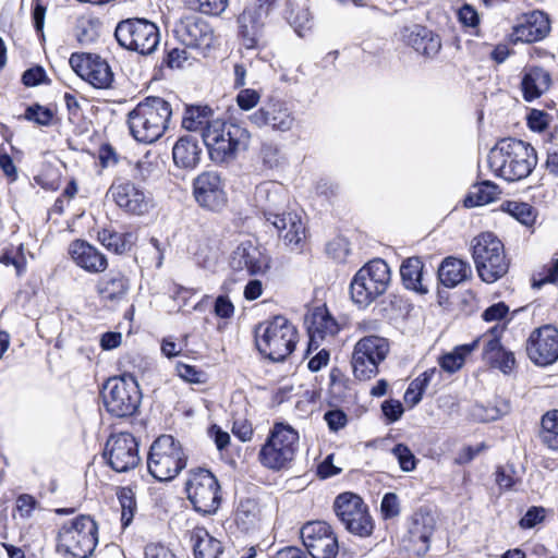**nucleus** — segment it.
I'll return each instance as SVG.
<instances>
[{
	"instance_id": "obj_50",
	"label": "nucleus",
	"mask_w": 558,
	"mask_h": 558,
	"mask_svg": "<svg viewBox=\"0 0 558 558\" xmlns=\"http://www.w3.org/2000/svg\"><path fill=\"white\" fill-rule=\"evenodd\" d=\"M398 460L399 466L404 472H411L416 466V459L410 448L403 444H398L391 450Z\"/></svg>"
},
{
	"instance_id": "obj_10",
	"label": "nucleus",
	"mask_w": 558,
	"mask_h": 558,
	"mask_svg": "<svg viewBox=\"0 0 558 558\" xmlns=\"http://www.w3.org/2000/svg\"><path fill=\"white\" fill-rule=\"evenodd\" d=\"M142 395L135 378L124 374L109 378L104 385L102 400L108 413L116 417L133 415L140 404Z\"/></svg>"
},
{
	"instance_id": "obj_28",
	"label": "nucleus",
	"mask_w": 558,
	"mask_h": 558,
	"mask_svg": "<svg viewBox=\"0 0 558 558\" xmlns=\"http://www.w3.org/2000/svg\"><path fill=\"white\" fill-rule=\"evenodd\" d=\"M549 29L547 15L542 11H533L524 15L523 22L514 26L512 37L514 41L535 43L546 37Z\"/></svg>"
},
{
	"instance_id": "obj_24",
	"label": "nucleus",
	"mask_w": 558,
	"mask_h": 558,
	"mask_svg": "<svg viewBox=\"0 0 558 558\" xmlns=\"http://www.w3.org/2000/svg\"><path fill=\"white\" fill-rule=\"evenodd\" d=\"M174 33L177 38L189 48L207 49L214 40L211 27L202 19L186 17L180 21Z\"/></svg>"
},
{
	"instance_id": "obj_58",
	"label": "nucleus",
	"mask_w": 558,
	"mask_h": 558,
	"mask_svg": "<svg viewBox=\"0 0 558 558\" xmlns=\"http://www.w3.org/2000/svg\"><path fill=\"white\" fill-rule=\"evenodd\" d=\"M259 99V93L252 88L242 89L236 96V102L243 110H251L258 104Z\"/></svg>"
},
{
	"instance_id": "obj_46",
	"label": "nucleus",
	"mask_w": 558,
	"mask_h": 558,
	"mask_svg": "<svg viewBox=\"0 0 558 558\" xmlns=\"http://www.w3.org/2000/svg\"><path fill=\"white\" fill-rule=\"evenodd\" d=\"M185 3L204 14L219 15L226 10L228 0H185Z\"/></svg>"
},
{
	"instance_id": "obj_30",
	"label": "nucleus",
	"mask_w": 558,
	"mask_h": 558,
	"mask_svg": "<svg viewBox=\"0 0 558 558\" xmlns=\"http://www.w3.org/2000/svg\"><path fill=\"white\" fill-rule=\"evenodd\" d=\"M497 328L494 327L489 330V335H485L483 359L493 367L500 369L504 374H509L515 364V359L512 352L506 351L499 338L495 335Z\"/></svg>"
},
{
	"instance_id": "obj_53",
	"label": "nucleus",
	"mask_w": 558,
	"mask_h": 558,
	"mask_svg": "<svg viewBox=\"0 0 558 558\" xmlns=\"http://www.w3.org/2000/svg\"><path fill=\"white\" fill-rule=\"evenodd\" d=\"M37 506V500L28 494L20 495L15 501V510L17 511L20 518L25 520L32 518Z\"/></svg>"
},
{
	"instance_id": "obj_56",
	"label": "nucleus",
	"mask_w": 558,
	"mask_h": 558,
	"mask_svg": "<svg viewBox=\"0 0 558 558\" xmlns=\"http://www.w3.org/2000/svg\"><path fill=\"white\" fill-rule=\"evenodd\" d=\"M545 519V509L542 507H532L519 521L521 529H532Z\"/></svg>"
},
{
	"instance_id": "obj_15",
	"label": "nucleus",
	"mask_w": 558,
	"mask_h": 558,
	"mask_svg": "<svg viewBox=\"0 0 558 558\" xmlns=\"http://www.w3.org/2000/svg\"><path fill=\"white\" fill-rule=\"evenodd\" d=\"M336 515L351 534L367 537L373 533L374 522L363 499L353 493H342L335 499Z\"/></svg>"
},
{
	"instance_id": "obj_32",
	"label": "nucleus",
	"mask_w": 558,
	"mask_h": 558,
	"mask_svg": "<svg viewBox=\"0 0 558 558\" xmlns=\"http://www.w3.org/2000/svg\"><path fill=\"white\" fill-rule=\"evenodd\" d=\"M436 529L435 515L426 510L416 511L409 529L410 541L414 544H421L417 548L418 554H425L429 549V541Z\"/></svg>"
},
{
	"instance_id": "obj_63",
	"label": "nucleus",
	"mask_w": 558,
	"mask_h": 558,
	"mask_svg": "<svg viewBox=\"0 0 558 558\" xmlns=\"http://www.w3.org/2000/svg\"><path fill=\"white\" fill-rule=\"evenodd\" d=\"M384 415L390 421H398L403 414V405L399 400H387L381 404Z\"/></svg>"
},
{
	"instance_id": "obj_19",
	"label": "nucleus",
	"mask_w": 558,
	"mask_h": 558,
	"mask_svg": "<svg viewBox=\"0 0 558 558\" xmlns=\"http://www.w3.org/2000/svg\"><path fill=\"white\" fill-rule=\"evenodd\" d=\"M229 264L234 271L257 276L266 274L270 266V258L256 240L245 239L232 251Z\"/></svg>"
},
{
	"instance_id": "obj_3",
	"label": "nucleus",
	"mask_w": 558,
	"mask_h": 558,
	"mask_svg": "<svg viewBox=\"0 0 558 558\" xmlns=\"http://www.w3.org/2000/svg\"><path fill=\"white\" fill-rule=\"evenodd\" d=\"M250 138L251 134L245 128L222 119L211 122L203 134V143L215 163L233 161L247 149Z\"/></svg>"
},
{
	"instance_id": "obj_20",
	"label": "nucleus",
	"mask_w": 558,
	"mask_h": 558,
	"mask_svg": "<svg viewBox=\"0 0 558 558\" xmlns=\"http://www.w3.org/2000/svg\"><path fill=\"white\" fill-rule=\"evenodd\" d=\"M193 196L204 209L221 210L227 204V193L220 174L216 171H204L193 180Z\"/></svg>"
},
{
	"instance_id": "obj_61",
	"label": "nucleus",
	"mask_w": 558,
	"mask_h": 558,
	"mask_svg": "<svg viewBox=\"0 0 558 558\" xmlns=\"http://www.w3.org/2000/svg\"><path fill=\"white\" fill-rule=\"evenodd\" d=\"M549 122V117L546 112L539 110H532L527 118L529 128L532 131L543 132Z\"/></svg>"
},
{
	"instance_id": "obj_62",
	"label": "nucleus",
	"mask_w": 558,
	"mask_h": 558,
	"mask_svg": "<svg viewBox=\"0 0 558 558\" xmlns=\"http://www.w3.org/2000/svg\"><path fill=\"white\" fill-rule=\"evenodd\" d=\"M46 71L41 66H34L26 70L22 81L26 86H37L46 81Z\"/></svg>"
},
{
	"instance_id": "obj_4",
	"label": "nucleus",
	"mask_w": 558,
	"mask_h": 558,
	"mask_svg": "<svg viewBox=\"0 0 558 558\" xmlns=\"http://www.w3.org/2000/svg\"><path fill=\"white\" fill-rule=\"evenodd\" d=\"M299 440V433L291 425L283 422L274 423L258 451L259 463L274 472L288 469L298 452Z\"/></svg>"
},
{
	"instance_id": "obj_40",
	"label": "nucleus",
	"mask_w": 558,
	"mask_h": 558,
	"mask_svg": "<svg viewBox=\"0 0 558 558\" xmlns=\"http://www.w3.org/2000/svg\"><path fill=\"white\" fill-rule=\"evenodd\" d=\"M423 262L418 257L405 259L400 267V276L404 287L421 294L428 291L423 284Z\"/></svg>"
},
{
	"instance_id": "obj_11",
	"label": "nucleus",
	"mask_w": 558,
	"mask_h": 558,
	"mask_svg": "<svg viewBox=\"0 0 558 558\" xmlns=\"http://www.w3.org/2000/svg\"><path fill=\"white\" fill-rule=\"evenodd\" d=\"M390 351L387 338L369 335L361 338L354 345L351 365L359 380H369L378 373V366Z\"/></svg>"
},
{
	"instance_id": "obj_55",
	"label": "nucleus",
	"mask_w": 558,
	"mask_h": 558,
	"mask_svg": "<svg viewBox=\"0 0 558 558\" xmlns=\"http://www.w3.org/2000/svg\"><path fill=\"white\" fill-rule=\"evenodd\" d=\"M426 387L422 385L421 380H417L416 378L412 380L405 390L404 393V402L410 407H415L423 397V393L425 392Z\"/></svg>"
},
{
	"instance_id": "obj_25",
	"label": "nucleus",
	"mask_w": 558,
	"mask_h": 558,
	"mask_svg": "<svg viewBox=\"0 0 558 558\" xmlns=\"http://www.w3.org/2000/svg\"><path fill=\"white\" fill-rule=\"evenodd\" d=\"M250 120L257 126L269 125L280 132L290 131L295 121L287 105L281 101H269L251 114Z\"/></svg>"
},
{
	"instance_id": "obj_44",
	"label": "nucleus",
	"mask_w": 558,
	"mask_h": 558,
	"mask_svg": "<svg viewBox=\"0 0 558 558\" xmlns=\"http://www.w3.org/2000/svg\"><path fill=\"white\" fill-rule=\"evenodd\" d=\"M0 263L5 266H13L15 268L16 275L21 276L25 271L27 264L23 245H11L4 248L0 255Z\"/></svg>"
},
{
	"instance_id": "obj_13",
	"label": "nucleus",
	"mask_w": 558,
	"mask_h": 558,
	"mask_svg": "<svg viewBox=\"0 0 558 558\" xmlns=\"http://www.w3.org/2000/svg\"><path fill=\"white\" fill-rule=\"evenodd\" d=\"M114 36L120 46L144 56L153 53L160 43L158 27L144 19L121 21L116 27Z\"/></svg>"
},
{
	"instance_id": "obj_18",
	"label": "nucleus",
	"mask_w": 558,
	"mask_h": 558,
	"mask_svg": "<svg viewBox=\"0 0 558 558\" xmlns=\"http://www.w3.org/2000/svg\"><path fill=\"white\" fill-rule=\"evenodd\" d=\"M72 70L96 88H109L113 73L105 59L97 54L74 52L69 59Z\"/></svg>"
},
{
	"instance_id": "obj_36",
	"label": "nucleus",
	"mask_w": 558,
	"mask_h": 558,
	"mask_svg": "<svg viewBox=\"0 0 558 558\" xmlns=\"http://www.w3.org/2000/svg\"><path fill=\"white\" fill-rule=\"evenodd\" d=\"M217 119L208 106H187L182 118V128L190 132H199L203 137L207 128Z\"/></svg>"
},
{
	"instance_id": "obj_31",
	"label": "nucleus",
	"mask_w": 558,
	"mask_h": 558,
	"mask_svg": "<svg viewBox=\"0 0 558 558\" xmlns=\"http://www.w3.org/2000/svg\"><path fill=\"white\" fill-rule=\"evenodd\" d=\"M287 246H298L305 235V228L296 213H279L268 220Z\"/></svg>"
},
{
	"instance_id": "obj_2",
	"label": "nucleus",
	"mask_w": 558,
	"mask_h": 558,
	"mask_svg": "<svg viewBox=\"0 0 558 558\" xmlns=\"http://www.w3.org/2000/svg\"><path fill=\"white\" fill-rule=\"evenodd\" d=\"M171 117L172 108L167 100L149 96L128 113L126 123L136 142L153 144L166 133Z\"/></svg>"
},
{
	"instance_id": "obj_21",
	"label": "nucleus",
	"mask_w": 558,
	"mask_h": 558,
	"mask_svg": "<svg viewBox=\"0 0 558 558\" xmlns=\"http://www.w3.org/2000/svg\"><path fill=\"white\" fill-rule=\"evenodd\" d=\"M526 353L535 365L555 363L558 360V329L545 325L533 330L526 341Z\"/></svg>"
},
{
	"instance_id": "obj_34",
	"label": "nucleus",
	"mask_w": 558,
	"mask_h": 558,
	"mask_svg": "<svg viewBox=\"0 0 558 558\" xmlns=\"http://www.w3.org/2000/svg\"><path fill=\"white\" fill-rule=\"evenodd\" d=\"M551 84L549 73L542 68H531L522 78L523 98L526 101H533L546 93Z\"/></svg>"
},
{
	"instance_id": "obj_9",
	"label": "nucleus",
	"mask_w": 558,
	"mask_h": 558,
	"mask_svg": "<svg viewBox=\"0 0 558 558\" xmlns=\"http://www.w3.org/2000/svg\"><path fill=\"white\" fill-rule=\"evenodd\" d=\"M472 256L477 274L484 282L494 283L509 270L510 263L504 244L490 232L482 233L474 239Z\"/></svg>"
},
{
	"instance_id": "obj_48",
	"label": "nucleus",
	"mask_w": 558,
	"mask_h": 558,
	"mask_svg": "<svg viewBox=\"0 0 558 558\" xmlns=\"http://www.w3.org/2000/svg\"><path fill=\"white\" fill-rule=\"evenodd\" d=\"M558 280V257L554 258L542 270L533 275V287L539 289L546 283H554Z\"/></svg>"
},
{
	"instance_id": "obj_54",
	"label": "nucleus",
	"mask_w": 558,
	"mask_h": 558,
	"mask_svg": "<svg viewBox=\"0 0 558 558\" xmlns=\"http://www.w3.org/2000/svg\"><path fill=\"white\" fill-rule=\"evenodd\" d=\"M380 511L384 519L397 517L400 512L398 496L393 493L385 494L380 504Z\"/></svg>"
},
{
	"instance_id": "obj_45",
	"label": "nucleus",
	"mask_w": 558,
	"mask_h": 558,
	"mask_svg": "<svg viewBox=\"0 0 558 558\" xmlns=\"http://www.w3.org/2000/svg\"><path fill=\"white\" fill-rule=\"evenodd\" d=\"M504 211L524 226H531L535 220V214L527 203L510 201L502 205Z\"/></svg>"
},
{
	"instance_id": "obj_35",
	"label": "nucleus",
	"mask_w": 558,
	"mask_h": 558,
	"mask_svg": "<svg viewBox=\"0 0 558 558\" xmlns=\"http://www.w3.org/2000/svg\"><path fill=\"white\" fill-rule=\"evenodd\" d=\"M201 151L198 143L194 137L182 136L172 148L173 161L180 168L194 169L199 163Z\"/></svg>"
},
{
	"instance_id": "obj_64",
	"label": "nucleus",
	"mask_w": 558,
	"mask_h": 558,
	"mask_svg": "<svg viewBox=\"0 0 558 558\" xmlns=\"http://www.w3.org/2000/svg\"><path fill=\"white\" fill-rule=\"evenodd\" d=\"M508 311V306L504 302H499L486 308L483 318L486 322L499 320L507 315Z\"/></svg>"
},
{
	"instance_id": "obj_16",
	"label": "nucleus",
	"mask_w": 558,
	"mask_h": 558,
	"mask_svg": "<svg viewBox=\"0 0 558 558\" xmlns=\"http://www.w3.org/2000/svg\"><path fill=\"white\" fill-rule=\"evenodd\" d=\"M104 457L116 472H129L141 461L138 442L130 433L113 434L106 442Z\"/></svg>"
},
{
	"instance_id": "obj_38",
	"label": "nucleus",
	"mask_w": 558,
	"mask_h": 558,
	"mask_svg": "<svg viewBox=\"0 0 558 558\" xmlns=\"http://www.w3.org/2000/svg\"><path fill=\"white\" fill-rule=\"evenodd\" d=\"M191 539L195 558H218L222 553L221 542L211 536L204 527H195Z\"/></svg>"
},
{
	"instance_id": "obj_23",
	"label": "nucleus",
	"mask_w": 558,
	"mask_h": 558,
	"mask_svg": "<svg viewBox=\"0 0 558 558\" xmlns=\"http://www.w3.org/2000/svg\"><path fill=\"white\" fill-rule=\"evenodd\" d=\"M258 5H251L244 9V11L238 17L239 35L242 40V45L246 49H258L262 46L263 39V16L266 14L264 4L268 0H259Z\"/></svg>"
},
{
	"instance_id": "obj_6",
	"label": "nucleus",
	"mask_w": 558,
	"mask_h": 558,
	"mask_svg": "<svg viewBox=\"0 0 558 558\" xmlns=\"http://www.w3.org/2000/svg\"><path fill=\"white\" fill-rule=\"evenodd\" d=\"M97 524L89 515H78L61 525L57 553L63 558H88L97 546Z\"/></svg>"
},
{
	"instance_id": "obj_26",
	"label": "nucleus",
	"mask_w": 558,
	"mask_h": 558,
	"mask_svg": "<svg viewBox=\"0 0 558 558\" xmlns=\"http://www.w3.org/2000/svg\"><path fill=\"white\" fill-rule=\"evenodd\" d=\"M307 331L310 337L308 352L317 350L323 340L332 338L339 331V325L326 307H316L306 317Z\"/></svg>"
},
{
	"instance_id": "obj_17",
	"label": "nucleus",
	"mask_w": 558,
	"mask_h": 558,
	"mask_svg": "<svg viewBox=\"0 0 558 558\" xmlns=\"http://www.w3.org/2000/svg\"><path fill=\"white\" fill-rule=\"evenodd\" d=\"M300 534L312 558H335L338 554V538L327 522H307L302 526Z\"/></svg>"
},
{
	"instance_id": "obj_60",
	"label": "nucleus",
	"mask_w": 558,
	"mask_h": 558,
	"mask_svg": "<svg viewBox=\"0 0 558 558\" xmlns=\"http://www.w3.org/2000/svg\"><path fill=\"white\" fill-rule=\"evenodd\" d=\"M325 421L328 424V427L337 432L343 428L348 423L347 414L341 410H331L325 413Z\"/></svg>"
},
{
	"instance_id": "obj_41",
	"label": "nucleus",
	"mask_w": 558,
	"mask_h": 558,
	"mask_svg": "<svg viewBox=\"0 0 558 558\" xmlns=\"http://www.w3.org/2000/svg\"><path fill=\"white\" fill-rule=\"evenodd\" d=\"M538 437L547 448L558 450V410L547 411L542 416Z\"/></svg>"
},
{
	"instance_id": "obj_47",
	"label": "nucleus",
	"mask_w": 558,
	"mask_h": 558,
	"mask_svg": "<svg viewBox=\"0 0 558 558\" xmlns=\"http://www.w3.org/2000/svg\"><path fill=\"white\" fill-rule=\"evenodd\" d=\"M508 411L507 403H504V409L496 407H484L482 404H475L471 410V415L475 421L478 422H490L496 421L506 414Z\"/></svg>"
},
{
	"instance_id": "obj_5",
	"label": "nucleus",
	"mask_w": 558,
	"mask_h": 558,
	"mask_svg": "<svg viewBox=\"0 0 558 558\" xmlns=\"http://www.w3.org/2000/svg\"><path fill=\"white\" fill-rule=\"evenodd\" d=\"M296 339V328L281 315L259 324L255 330L258 351L267 359L276 362L283 361L293 352Z\"/></svg>"
},
{
	"instance_id": "obj_22",
	"label": "nucleus",
	"mask_w": 558,
	"mask_h": 558,
	"mask_svg": "<svg viewBox=\"0 0 558 558\" xmlns=\"http://www.w3.org/2000/svg\"><path fill=\"white\" fill-rule=\"evenodd\" d=\"M289 202L286 187L276 181H264L256 185L253 203L263 213L266 220L283 210Z\"/></svg>"
},
{
	"instance_id": "obj_49",
	"label": "nucleus",
	"mask_w": 558,
	"mask_h": 558,
	"mask_svg": "<svg viewBox=\"0 0 558 558\" xmlns=\"http://www.w3.org/2000/svg\"><path fill=\"white\" fill-rule=\"evenodd\" d=\"M52 111L40 105L28 106L24 112L23 118L27 121L35 122L39 125H49L52 120Z\"/></svg>"
},
{
	"instance_id": "obj_42",
	"label": "nucleus",
	"mask_w": 558,
	"mask_h": 558,
	"mask_svg": "<svg viewBox=\"0 0 558 558\" xmlns=\"http://www.w3.org/2000/svg\"><path fill=\"white\" fill-rule=\"evenodd\" d=\"M497 185L489 181H484L473 186L464 198V206L471 208L486 205L493 202L497 197Z\"/></svg>"
},
{
	"instance_id": "obj_52",
	"label": "nucleus",
	"mask_w": 558,
	"mask_h": 558,
	"mask_svg": "<svg viewBox=\"0 0 558 558\" xmlns=\"http://www.w3.org/2000/svg\"><path fill=\"white\" fill-rule=\"evenodd\" d=\"M458 21L470 28H477L481 22L477 10L471 4H463L457 12Z\"/></svg>"
},
{
	"instance_id": "obj_14",
	"label": "nucleus",
	"mask_w": 558,
	"mask_h": 558,
	"mask_svg": "<svg viewBox=\"0 0 558 558\" xmlns=\"http://www.w3.org/2000/svg\"><path fill=\"white\" fill-rule=\"evenodd\" d=\"M107 196L120 210L130 216H145L155 208L153 195L143 186L128 179L113 180Z\"/></svg>"
},
{
	"instance_id": "obj_1",
	"label": "nucleus",
	"mask_w": 558,
	"mask_h": 558,
	"mask_svg": "<svg viewBox=\"0 0 558 558\" xmlns=\"http://www.w3.org/2000/svg\"><path fill=\"white\" fill-rule=\"evenodd\" d=\"M537 165L535 148L527 142L513 137L498 141L488 154L490 171L507 182L527 178Z\"/></svg>"
},
{
	"instance_id": "obj_8",
	"label": "nucleus",
	"mask_w": 558,
	"mask_h": 558,
	"mask_svg": "<svg viewBox=\"0 0 558 558\" xmlns=\"http://www.w3.org/2000/svg\"><path fill=\"white\" fill-rule=\"evenodd\" d=\"M391 281L388 264L380 259H373L363 266L350 283V295L359 307H367L377 298L383 295Z\"/></svg>"
},
{
	"instance_id": "obj_29",
	"label": "nucleus",
	"mask_w": 558,
	"mask_h": 558,
	"mask_svg": "<svg viewBox=\"0 0 558 558\" xmlns=\"http://www.w3.org/2000/svg\"><path fill=\"white\" fill-rule=\"evenodd\" d=\"M402 37L416 52L428 58L435 57L441 48L439 36L421 25L405 27Z\"/></svg>"
},
{
	"instance_id": "obj_39",
	"label": "nucleus",
	"mask_w": 558,
	"mask_h": 558,
	"mask_svg": "<svg viewBox=\"0 0 558 558\" xmlns=\"http://www.w3.org/2000/svg\"><path fill=\"white\" fill-rule=\"evenodd\" d=\"M481 339H476L471 343L457 345L452 351L447 352L438 357V364L441 371L454 374L462 368L466 357L477 348Z\"/></svg>"
},
{
	"instance_id": "obj_7",
	"label": "nucleus",
	"mask_w": 558,
	"mask_h": 558,
	"mask_svg": "<svg viewBox=\"0 0 558 558\" xmlns=\"http://www.w3.org/2000/svg\"><path fill=\"white\" fill-rule=\"evenodd\" d=\"M186 466V454L171 435H161L150 446L147 457L149 474L159 482L177 477Z\"/></svg>"
},
{
	"instance_id": "obj_37",
	"label": "nucleus",
	"mask_w": 558,
	"mask_h": 558,
	"mask_svg": "<svg viewBox=\"0 0 558 558\" xmlns=\"http://www.w3.org/2000/svg\"><path fill=\"white\" fill-rule=\"evenodd\" d=\"M129 288V280L118 272L101 278L97 291L104 301L118 303L126 296Z\"/></svg>"
},
{
	"instance_id": "obj_51",
	"label": "nucleus",
	"mask_w": 558,
	"mask_h": 558,
	"mask_svg": "<svg viewBox=\"0 0 558 558\" xmlns=\"http://www.w3.org/2000/svg\"><path fill=\"white\" fill-rule=\"evenodd\" d=\"M351 248L345 238H336L327 244V253L337 262H344Z\"/></svg>"
},
{
	"instance_id": "obj_27",
	"label": "nucleus",
	"mask_w": 558,
	"mask_h": 558,
	"mask_svg": "<svg viewBox=\"0 0 558 558\" xmlns=\"http://www.w3.org/2000/svg\"><path fill=\"white\" fill-rule=\"evenodd\" d=\"M69 254L76 266L92 274L106 270V256L84 240H75L69 246Z\"/></svg>"
},
{
	"instance_id": "obj_59",
	"label": "nucleus",
	"mask_w": 558,
	"mask_h": 558,
	"mask_svg": "<svg viewBox=\"0 0 558 558\" xmlns=\"http://www.w3.org/2000/svg\"><path fill=\"white\" fill-rule=\"evenodd\" d=\"M175 369L178 375L187 383L199 384L203 381L204 373L194 366L178 363Z\"/></svg>"
},
{
	"instance_id": "obj_57",
	"label": "nucleus",
	"mask_w": 558,
	"mask_h": 558,
	"mask_svg": "<svg viewBox=\"0 0 558 558\" xmlns=\"http://www.w3.org/2000/svg\"><path fill=\"white\" fill-rule=\"evenodd\" d=\"M144 558H178L168 546L161 543H149L145 546Z\"/></svg>"
},
{
	"instance_id": "obj_43",
	"label": "nucleus",
	"mask_w": 558,
	"mask_h": 558,
	"mask_svg": "<svg viewBox=\"0 0 558 558\" xmlns=\"http://www.w3.org/2000/svg\"><path fill=\"white\" fill-rule=\"evenodd\" d=\"M98 240L100 243L117 254H122L130 250L133 243L132 233H118L108 229L98 232Z\"/></svg>"
},
{
	"instance_id": "obj_33",
	"label": "nucleus",
	"mask_w": 558,
	"mask_h": 558,
	"mask_svg": "<svg viewBox=\"0 0 558 558\" xmlns=\"http://www.w3.org/2000/svg\"><path fill=\"white\" fill-rule=\"evenodd\" d=\"M472 275L469 263L449 256L446 257L438 268V278L447 288H454Z\"/></svg>"
},
{
	"instance_id": "obj_12",
	"label": "nucleus",
	"mask_w": 558,
	"mask_h": 558,
	"mask_svg": "<svg viewBox=\"0 0 558 558\" xmlns=\"http://www.w3.org/2000/svg\"><path fill=\"white\" fill-rule=\"evenodd\" d=\"M185 492L195 511L202 514L216 513L220 507V486L215 475L208 470L190 471Z\"/></svg>"
}]
</instances>
